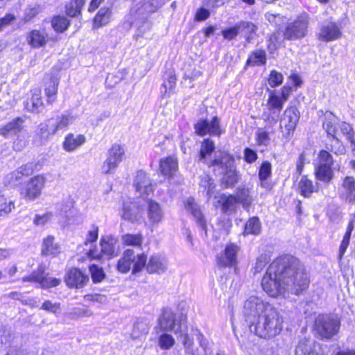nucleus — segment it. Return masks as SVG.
Returning <instances> with one entry per match:
<instances>
[{
    "label": "nucleus",
    "mask_w": 355,
    "mask_h": 355,
    "mask_svg": "<svg viewBox=\"0 0 355 355\" xmlns=\"http://www.w3.org/2000/svg\"><path fill=\"white\" fill-rule=\"evenodd\" d=\"M121 216L123 219L131 223L139 221L141 218L139 207L135 202H125L123 203Z\"/></svg>",
    "instance_id": "20"
},
{
    "label": "nucleus",
    "mask_w": 355,
    "mask_h": 355,
    "mask_svg": "<svg viewBox=\"0 0 355 355\" xmlns=\"http://www.w3.org/2000/svg\"><path fill=\"white\" fill-rule=\"evenodd\" d=\"M284 76L282 73L276 70H272L268 78V83L270 87L275 88L282 85Z\"/></svg>",
    "instance_id": "52"
},
{
    "label": "nucleus",
    "mask_w": 355,
    "mask_h": 355,
    "mask_svg": "<svg viewBox=\"0 0 355 355\" xmlns=\"http://www.w3.org/2000/svg\"><path fill=\"white\" fill-rule=\"evenodd\" d=\"M85 3V0H71L66 6V12L67 15L74 17L80 15Z\"/></svg>",
    "instance_id": "40"
},
{
    "label": "nucleus",
    "mask_w": 355,
    "mask_h": 355,
    "mask_svg": "<svg viewBox=\"0 0 355 355\" xmlns=\"http://www.w3.org/2000/svg\"><path fill=\"white\" fill-rule=\"evenodd\" d=\"M84 300L88 302H97L99 303H105L107 297L101 294H89L84 296Z\"/></svg>",
    "instance_id": "64"
},
{
    "label": "nucleus",
    "mask_w": 355,
    "mask_h": 355,
    "mask_svg": "<svg viewBox=\"0 0 355 355\" xmlns=\"http://www.w3.org/2000/svg\"><path fill=\"white\" fill-rule=\"evenodd\" d=\"M309 284L303 264L291 256L275 259L262 278L263 290L270 297H286L288 293L299 295Z\"/></svg>",
    "instance_id": "1"
},
{
    "label": "nucleus",
    "mask_w": 355,
    "mask_h": 355,
    "mask_svg": "<svg viewBox=\"0 0 355 355\" xmlns=\"http://www.w3.org/2000/svg\"><path fill=\"white\" fill-rule=\"evenodd\" d=\"M61 279L53 277H48L46 274L41 285V288L44 289L55 287L61 284Z\"/></svg>",
    "instance_id": "54"
},
{
    "label": "nucleus",
    "mask_w": 355,
    "mask_h": 355,
    "mask_svg": "<svg viewBox=\"0 0 355 355\" xmlns=\"http://www.w3.org/2000/svg\"><path fill=\"white\" fill-rule=\"evenodd\" d=\"M300 117L299 110L295 106H288L284 111L279 120V127L284 134L290 136L295 130Z\"/></svg>",
    "instance_id": "10"
},
{
    "label": "nucleus",
    "mask_w": 355,
    "mask_h": 355,
    "mask_svg": "<svg viewBox=\"0 0 355 355\" xmlns=\"http://www.w3.org/2000/svg\"><path fill=\"white\" fill-rule=\"evenodd\" d=\"M267 92L268 97L266 103V110L262 114V119L266 122V126L272 128L277 123L279 114L291 96L293 87L285 85L279 91L267 88Z\"/></svg>",
    "instance_id": "3"
},
{
    "label": "nucleus",
    "mask_w": 355,
    "mask_h": 355,
    "mask_svg": "<svg viewBox=\"0 0 355 355\" xmlns=\"http://www.w3.org/2000/svg\"><path fill=\"white\" fill-rule=\"evenodd\" d=\"M174 338L168 334H162L158 338V345L162 349H169L175 345Z\"/></svg>",
    "instance_id": "49"
},
{
    "label": "nucleus",
    "mask_w": 355,
    "mask_h": 355,
    "mask_svg": "<svg viewBox=\"0 0 355 355\" xmlns=\"http://www.w3.org/2000/svg\"><path fill=\"white\" fill-rule=\"evenodd\" d=\"M58 81L56 79H51L49 85L45 88V94L47 97V102L52 103L55 100L58 92Z\"/></svg>",
    "instance_id": "45"
},
{
    "label": "nucleus",
    "mask_w": 355,
    "mask_h": 355,
    "mask_svg": "<svg viewBox=\"0 0 355 355\" xmlns=\"http://www.w3.org/2000/svg\"><path fill=\"white\" fill-rule=\"evenodd\" d=\"M261 231V223L257 217L250 218L245 224V234H258Z\"/></svg>",
    "instance_id": "43"
},
{
    "label": "nucleus",
    "mask_w": 355,
    "mask_h": 355,
    "mask_svg": "<svg viewBox=\"0 0 355 355\" xmlns=\"http://www.w3.org/2000/svg\"><path fill=\"white\" fill-rule=\"evenodd\" d=\"M43 102L41 98V92L40 89H35L32 94L30 102L27 104V108L32 112H39L42 107Z\"/></svg>",
    "instance_id": "38"
},
{
    "label": "nucleus",
    "mask_w": 355,
    "mask_h": 355,
    "mask_svg": "<svg viewBox=\"0 0 355 355\" xmlns=\"http://www.w3.org/2000/svg\"><path fill=\"white\" fill-rule=\"evenodd\" d=\"M75 116L71 113H65L61 115H57L48 120L49 123V129L51 132L56 134L60 130H65L73 123Z\"/></svg>",
    "instance_id": "16"
},
{
    "label": "nucleus",
    "mask_w": 355,
    "mask_h": 355,
    "mask_svg": "<svg viewBox=\"0 0 355 355\" xmlns=\"http://www.w3.org/2000/svg\"><path fill=\"white\" fill-rule=\"evenodd\" d=\"M69 25V21L64 17L56 16L52 19L51 26L57 32L64 31Z\"/></svg>",
    "instance_id": "48"
},
{
    "label": "nucleus",
    "mask_w": 355,
    "mask_h": 355,
    "mask_svg": "<svg viewBox=\"0 0 355 355\" xmlns=\"http://www.w3.org/2000/svg\"><path fill=\"white\" fill-rule=\"evenodd\" d=\"M266 62V52L263 50H257L249 56L247 64L250 66H259Z\"/></svg>",
    "instance_id": "35"
},
{
    "label": "nucleus",
    "mask_w": 355,
    "mask_h": 355,
    "mask_svg": "<svg viewBox=\"0 0 355 355\" xmlns=\"http://www.w3.org/2000/svg\"><path fill=\"white\" fill-rule=\"evenodd\" d=\"M146 268L149 273H163L168 268L166 259L161 254H153L149 259Z\"/></svg>",
    "instance_id": "18"
},
{
    "label": "nucleus",
    "mask_w": 355,
    "mask_h": 355,
    "mask_svg": "<svg viewBox=\"0 0 355 355\" xmlns=\"http://www.w3.org/2000/svg\"><path fill=\"white\" fill-rule=\"evenodd\" d=\"M343 196L349 202H355V179L352 176L344 178L343 184Z\"/></svg>",
    "instance_id": "28"
},
{
    "label": "nucleus",
    "mask_w": 355,
    "mask_h": 355,
    "mask_svg": "<svg viewBox=\"0 0 355 355\" xmlns=\"http://www.w3.org/2000/svg\"><path fill=\"white\" fill-rule=\"evenodd\" d=\"M309 17L306 15L299 16L286 26L284 36L287 40H297L304 37L308 31Z\"/></svg>",
    "instance_id": "9"
},
{
    "label": "nucleus",
    "mask_w": 355,
    "mask_h": 355,
    "mask_svg": "<svg viewBox=\"0 0 355 355\" xmlns=\"http://www.w3.org/2000/svg\"><path fill=\"white\" fill-rule=\"evenodd\" d=\"M200 186L205 189H207V195L209 198L215 189L214 180H212L209 175L205 173L200 176Z\"/></svg>",
    "instance_id": "46"
},
{
    "label": "nucleus",
    "mask_w": 355,
    "mask_h": 355,
    "mask_svg": "<svg viewBox=\"0 0 355 355\" xmlns=\"http://www.w3.org/2000/svg\"><path fill=\"white\" fill-rule=\"evenodd\" d=\"M122 242L124 245L133 247H141L143 243V236L141 234H126L122 236Z\"/></svg>",
    "instance_id": "39"
},
{
    "label": "nucleus",
    "mask_w": 355,
    "mask_h": 355,
    "mask_svg": "<svg viewBox=\"0 0 355 355\" xmlns=\"http://www.w3.org/2000/svg\"><path fill=\"white\" fill-rule=\"evenodd\" d=\"M215 149V145L212 140L209 139H205L200 146V159L204 162H207V157L209 156Z\"/></svg>",
    "instance_id": "41"
},
{
    "label": "nucleus",
    "mask_w": 355,
    "mask_h": 355,
    "mask_svg": "<svg viewBox=\"0 0 355 355\" xmlns=\"http://www.w3.org/2000/svg\"><path fill=\"white\" fill-rule=\"evenodd\" d=\"M182 316H178L172 310L165 309L158 319V326L161 331H172L178 334L182 331Z\"/></svg>",
    "instance_id": "8"
},
{
    "label": "nucleus",
    "mask_w": 355,
    "mask_h": 355,
    "mask_svg": "<svg viewBox=\"0 0 355 355\" xmlns=\"http://www.w3.org/2000/svg\"><path fill=\"white\" fill-rule=\"evenodd\" d=\"M178 170V162L177 157L169 156L160 159L159 171L163 175L171 178L176 174Z\"/></svg>",
    "instance_id": "19"
},
{
    "label": "nucleus",
    "mask_w": 355,
    "mask_h": 355,
    "mask_svg": "<svg viewBox=\"0 0 355 355\" xmlns=\"http://www.w3.org/2000/svg\"><path fill=\"white\" fill-rule=\"evenodd\" d=\"M45 275V267L40 266L38 268L33 271L30 275L23 277L24 282H31L37 283L41 286Z\"/></svg>",
    "instance_id": "37"
},
{
    "label": "nucleus",
    "mask_w": 355,
    "mask_h": 355,
    "mask_svg": "<svg viewBox=\"0 0 355 355\" xmlns=\"http://www.w3.org/2000/svg\"><path fill=\"white\" fill-rule=\"evenodd\" d=\"M318 345L313 340L304 339L300 341L295 349V355H318Z\"/></svg>",
    "instance_id": "29"
},
{
    "label": "nucleus",
    "mask_w": 355,
    "mask_h": 355,
    "mask_svg": "<svg viewBox=\"0 0 355 355\" xmlns=\"http://www.w3.org/2000/svg\"><path fill=\"white\" fill-rule=\"evenodd\" d=\"M335 124V116L331 113L326 114L325 121L323 123V128L325 130V131L329 135H331L334 137H335L336 131Z\"/></svg>",
    "instance_id": "47"
},
{
    "label": "nucleus",
    "mask_w": 355,
    "mask_h": 355,
    "mask_svg": "<svg viewBox=\"0 0 355 355\" xmlns=\"http://www.w3.org/2000/svg\"><path fill=\"white\" fill-rule=\"evenodd\" d=\"M89 272L91 273L92 279L95 284L102 282L105 277L103 269L95 264L89 266Z\"/></svg>",
    "instance_id": "50"
},
{
    "label": "nucleus",
    "mask_w": 355,
    "mask_h": 355,
    "mask_svg": "<svg viewBox=\"0 0 355 355\" xmlns=\"http://www.w3.org/2000/svg\"><path fill=\"white\" fill-rule=\"evenodd\" d=\"M111 17V10L109 8H102L94 19V25L101 27L109 23Z\"/></svg>",
    "instance_id": "32"
},
{
    "label": "nucleus",
    "mask_w": 355,
    "mask_h": 355,
    "mask_svg": "<svg viewBox=\"0 0 355 355\" xmlns=\"http://www.w3.org/2000/svg\"><path fill=\"white\" fill-rule=\"evenodd\" d=\"M238 202L235 196H228L223 198V210L227 211L234 209L236 204Z\"/></svg>",
    "instance_id": "57"
},
{
    "label": "nucleus",
    "mask_w": 355,
    "mask_h": 355,
    "mask_svg": "<svg viewBox=\"0 0 355 355\" xmlns=\"http://www.w3.org/2000/svg\"><path fill=\"white\" fill-rule=\"evenodd\" d=\"M117 240L111 236L101 238L100 245L103 257L111 259L116 254Z\"/></svg>",
    "instance_id": "25"
},
{
    "label": "nucleus",
    "mask_w": 355,
    "mask_h": 355,
    "mask_svg": "<svg viewBox=\"0 0 355 355\" xmlns=\"http://www.w3.org/2000/svg\"><path fill=\"white\" fill-rule=\"evenodd\" d=\"M166 80L164 81L162 86L164 87V94L170 93L174 89L176 84V77L173 72H170L165 77Z\"/></svg>",
    "instance_id": "53"
},
{
    "label": "nucleus",
    "mask_w": 355,
    "mask_h": 355,
    "mask_svg": "<svg viewBox=\"0 0 355 355\" xmlns=\"http://www.w3.org/2000/svg\"><path fill=\"white\" fill-rule=\"evenodd\" d=\"M24 123L22 118L17 117L0 128V135L4 137L15 135L22 130Z\"/></svg>",
    "instance_id": "26"
},
{
    "label": "nucleus",
    "mask_w": 355,
    "mask_h": 355,
    "mask_svg": "<svg viewBox=\"0 0 355 355\" xmlns=\"http://www.w3.org/2000/svg\"><path fill=\"white\" fill-rule=\"evenodd\" d=\"M332 175L331 166L318 164L316 168V176L318 180L328 182L331 180Z\"/></svg>",
    "instance_id": "44"
},
{
    "label": "nucleus",
    "mask_w": 355,
    "mask_h": 355,
    "mask_svg": "<svg viewBox=\"0 0 355 355\" xmlns=\"http://www.w3.org/2000/svg\"><path fill=\"white\" fill-rule=\"evenodd\" d=\"M208 164L214 168L215 171L223 174L221 182L226 187H233L239 181V174L234 166V158L226 153L220 157L210 161Z\"/></svg>",
    "instance_id": "4"
},
{
    "label": "nucleus",
    "mask_w": 355,
    "mask_h": 355,
    "mask_svg": "<svg viewBox=\"0 0 355 355\" xmlns=\"http://www.w3.org/2000/svg\"><path fill=\"white\" fill-rule=\"evenodd\" d=\"M89 280V276L77 268H69L64 275V282L69 288H82L87 284Z\"/></svg>",
    "instance_id": "13"
},
{
    "label": "nucleus",
    "mask_w": 355,
    "mask_h": 355,
    "mask_svg": "<svg viewBox=\"0 0 355 355\" xmlns=\"http://www.w3.org/2000/svg\"><path fill=\"white\" fill-rule=\"evenodd\" d=\"M243 315L250 331L260 338H275L283 329L280 311L257 296L252 295L244 302Z\"/></svg>",
    "instance_id": "2"
},
{
    "label": "nucleus",
    "mask_w": 355,
    "mask_h": 355,
    "mask_svg": "<svg viewBox=\"0 0 355 355\" xmlns=\"http://www.w3.org/2000/svg\"><path fill=\"white\" fill-rule=\"evenodd\" d=\"M98 236V227L96 226H92V229L88 232L85 244L87 245L89 243H92L95 242Z\"/></svg>",
    "instance_id": "63"
},
{
    "label": "nucleus",
    "mask_w": 355,
    "mask_h": 355,
    "mask_svg": "<svg viewBox=\"0 0 355 355\" xmlns=\"http://www.w3.org/2000/svg\"><path fill=\"white\" fill-rule=\"evenodd\" d=\"M319 164L331 166L333 164V159L329 153L326 150H322L319 155Z\"/></svg>",
    "instance_id": "60"
},
{
    "label": "nucleus",
    "mask_w": 355,
    "mask_h": 355,
    "mask_svg": "<svg viewBox=\"0 0 355 355\" xmlns=\"http://www.w3.org/2000/svg\"><path fill=\"white\" fill-rule=\"evenodd\" d=\"M147 206V217L149 222L153 225H158L164 218V211L160 205L157 202L149 200Z\"/></svg>",
    "instance_id": "23"
},
{
    "label": "nucleus",
    "mask_w": 355,
    "mask_h": 355,
    "mask_svg": "<svg viewBox=\"0 0 355 355\" xmlns=\"http://www.w3.org/2000/svg\"><path fill=\"white\" fill-rule=\"evenodd\" d=\"M235 196L237 198L238 202L242 203L245 209H248L250 207L252 202V198L251 197L250 190L248 188H238Z\"/></svg>",
    "instance_id": "36"
},
{
    "label": "nucleus",
    "mask_w": 355,
    "mask_h": 355,
    "mask_svg": "<svg viewBox=\"0 0 355 355\" xmlns=\"http://www.w3.org/2000/svg\"><path fill=\"white\" fill-rule=\"evenodd\" d=\"M85 141L86 138L84 135L68 133L64 137L62 148L67 152H73L83 146Z\"/></svg>",
    "instance_id": "22"
},
{
    "label": "nucleus",
    "mask_w": 355,
    "mask_h": 355,
    "mask_svg": "<svg viewBox=\"0 0 355 355\" xmlns=\"http://www.w3.org/2000/svg\"><path fill=\"white\" fill-rule=\"evenodd\" d=\"M15 208L14 200L3 195L0 196V217H7Z\"/></svg>",
    "instance_id": "33"
},
{
    "label": "nucleus",
    "mask_w": 355,
    "mask_h": 355,
    "mask_svg": "<svg viewBox=\"0 0 355 355\" xmlns=\"http://www.w3.org/2000/svg\"><path fill=\"white\" fill-rule=\"evenodd\" d=\"M146 263V257L144 254L135 255L134 250H125L119 259L116 268L122 273H127L132 268V273L141 271Z\"/></svg>",
    "instance_id": "5"
},
{
    "label": "nucleus",
    "mask_w": 355,
    "mask_h": 355,
    "mask_svg": "<svg viewBox=\"0 0 355 355\" xmlns=\"http://www.w3.org/2000/svg\"><path fill=\"white\" fill-rule=\"evenodd\" d=\"M42 10V6L38 4L28 6L24 12V19L25 21H31Z\"/></svg>",
    "instance_id": "51"
},
{
    "label": "nucleus",
    "mask_w": 355,
    "mask_h": 355,
    "mask_svg": "<svg viewBox=\"0 0 355 355\" xmlns=\"http://www.w3.org/2000/svg\"><path fill=\"white\" fill-rule=\"evenodd\" d=\"M238 247L235 245H228L225 251L218 257V264L222 267L232 266L236 263Z\"/></svg>",
    "instance_id": "21"
},
{
    "label": "nucleus",
    "mask_w": 355,
    "mask_h": 355,
    "mask_svg": "<svg viewBox=\"0 0 355 355\" xmlns=\"http://www.w3.org/2000/svg\"><path fill=\"white\" fill-rule=\"evenodd\" d=\"M256 141L259 145L267 146L270 141L269 133L262 128H258L256 133Z\"/></svg>",
    "instance_id": "56"
},
{
    "label": "nucleus",
    "mask_w": 355,
    "mask_h": 355,
    "mask_svg": "<svg viewBox=\"0 0 355 355\" xmlns=\"http://www.w3.org/2000/svg\"><path fill=\"white\" fill-rule=\"evenodd\" d=\"M269 258L267 255H261L257 260L254 266V272H260L268 263Z\"/></svg>",
    "instance_id": "62"
},
{
    "label": "nucleus",
    "mask_w": 355,
    "mask_h": 355,
    "mask_svg": "<svg viewBox=\"0 0 355 355\" xmlns=\"http://www.w3.org/2000/svg\"><path fill=\"white\" fill-rule=\"evenodd\" d=\"M42 309L56 313L60 310V304L59 303H53L50 300H46L41 307Z\"/></svg>",
    "instance_id": "61"
},
{
    "label": "nucleus",
    "mask_w": 355,
    "mask_h": 355,
    "mask_svg": "<svg viewBox=\"0 0 355 355\" xmlns=\"http://www.w3.org/2000/svg\"><path fill=\"white\" fill-rule=\"evenodd\" d=\"M220 120L218 116H214L211 121L200 119L195 125V132L200 136L210 135L220 136L223 133Z\"/></svg>",
    "instance_id": "12"
},
{
    "label": "nucleus",
    "mask_w": 355,
    "mask_h": 355,
    "mask_svg": "<svg viewBox=\"0 0 355 355\" xmlns=\"http://www.w3.org/2000/svg\"><path fill=\"white\" fill-rule=\"evenodd\" d=\"M51 212H46L43 215L37 214L33 220V223L37 226H42L46 224L51 218Z\"/></svg>",
    "instance_id": "59"
},
{
    "label": "nucleus",
    "mask_w": 355,
    "mask_h": 355,
    "mask_svg": "<svg viewBox=\"0 0 355 355\" xmlns=\"http://www.w3.org/2000/svg\"><path fill=\"white\" fill-rule=\"evenodd\" d=\"M239 28H241L239 26V23H237L232 28L223 30L221 31V34L225 39L231 40L236 38V37L240 33Z\"/></svg>",
    "instance_id": "55"
},
{
    "label": "nucleus",
    "mask_w": 355,
    "mask_h": 355,
    "mask_svg": "<svg viewBox=\"0 0 355 355\" xmlns=\"http://www.w3.org/2000/svg\"><path fill=\"white\" fill-rule=\"evenodd\" d=\"M46 179L43 175H36L30 179L21 190V196L27 201H32L37 198L42 193L44 187Z\"/></svg>",
    "instance_id": "11"
},
{
    "label": "nucleus",
    "mask_w": 355,
    "mask_h": 355,
    "mask_svg": "<svg viewBox=\"0 0 355 355\" xmlns=\"http://www.w3.org/2000/svg\"><path fill=\"white\" fill-rule=\"evenodd\" d=\"M239 26L241 28L240 33L244 35L246 40L250 42L257 31V26L253 23L245 21L239 22Z\"/></svg>",
    "instance_id": "34"
},
{
    "label": "nucleus",
    "mask_w": 355,
    "mask_h": 355,
    "mask_svg": "<svg viewBox=\"0 0 355 355\" xmlns=\"http://www.w3.org/2000/svg\"><path fill=\"white\" fill-rule=\"evenodd\" d=\"M341 35L340 27L335 23L328 22L322 26L318 37L320 40L330 42L340 38Z\"/></svg>",
    "instance_id": "17"
},
{
    "label": "nucleus",
    "mask_w": 355,
    "mask_h": 355,
    "mask_svg": "<svg viewBox=\"0 0 355 355\" xmlns=\"http://www.w3.org/2000/svg\"><path fill=\"white\" fill-rule=\"evenodd\" d=\"M75 116L71 113H65L61 115H57L48 120L49 123V129L51 132L56 134L60 130H65L73 123Z\"/></svg>",
    "instance_id": "15"
},
{
    "label": "nucleus",
    "mask_w": 355,
    "mask_h": 355,
    "mask_svg": "<svg viewBox=\"0 0 355 355\" xmlns=\"http://www.w3.org/2000/svg\"><path fill=\"white\" fill-rule=\"evenodd\" d=\"M134 186L141 197L148 196L153 191L151 180L144 171H137L134 179Z\"/></svg>",
    "instance_id": "14"
},
{
    "label": "nucleus",
    "mask_w": 355,
    "mask_h": 355,
    "mask_svg": "<svg viewBox=\"0 0 355 355\" xmlns=\"http://www.w3.org/2000/svg\"><path fill=\"white\" fill-rule=\"evenodd\" d=\"M60 252V246L55 242L54 237L48 236L43 240L42 254L44 256H55Z\"/></svg>",
    "instance_id": "30"
},
{
    "label": "nucleus",
    "mask_w": 355,
    "mask_h": 355,
    "mask_svg": "<svg viewBox=\"0 0 355 355\" xmlns=\"http://www.w3.org/2000/svg\"><path fill=\"white\" fill-rule=\"evenodd\" d=\"M271 168V164L268 161L263 162L261 166H260L259 171V178L261 181V186L262 187L268 188L270 186L269 184L265 182L264 181L270 176Z\"/></svg>",
    "instance_id": "42"
},
{
    "label": "nucleus",
    "mask_w": 355,
    "mask_h": 355,
    "mask_svg": "<svg viewBox=\"0 0 355 355\" xmlns=\"http://www.w3.org/2000/svg\"><path fill=\"white\" fill-rule=\"evenodd\" d=\"M47 36L44 31L33 30L28 34L26 40L32 47L39 48L46 44Z\"/></svg>",
    "instance_id": "27"
},
{
    "label": "nucleus",
    "mask_w": 355,
    "mask_h": 355,
    "mask_svg": "<svg viewBox=\"0 0 355 355\" xmlns=\"http://www.w3.org/2000/svg\"><path fill=\"white\" fill-rule=\"evenodd\" d=\"M125 156V148L119 144H113L108 150L107 156L103 162L101 171L104 175L114 173Z\"/></svg>",
    "instance_id": "7"
},
{
    "label": "nucleus",
    "mask_w": 355,
    "mask_h": 355,
    "mask_svg": "<svg viewBox=\"0 0 355 355\" xmlns=\"http://www.w3.org/2000/svg\"><path fill=\"white\" fill-rule=\"evenodd\" d=\"M49 123L48 120L44 123H41L39 126L38 135L42 140H46L50 136L55 135L50 131Z\"/></svg>",
    "instance_id": "58"
},
{
    "label": "nucleus",
    "mask_w": 355,
    "mask_h": 355,
    "mask_svg": "<svg viewBox=\"0 0 355 355\" xmlns=\"http://www.w3.org/2000/svg\"><path fill=\"white\" fill-rule=\"evenodd\" d=\"M297 189L300 193L306 198L311 196L315 191L312 182L305 176L302 177L298 183Z\"/></svg>",
    "instance_id": "31"
},
{
    "label": "nucleus",
    "mask_w": 355,
    "mask_h": 355,
    "mask_svg": "<svg viewBox=\"0 0 355 355\" xmlns=\"http://www.w3.org/2000/svg\"><path fill=\"white\" fill-rule=\"evenodd\" d=\"M339 329L340 321L332 315L321 314L315 320L314 331L321 338H331Z\"/></svg>",
    "instance_id": "6"
},
{
    "label": "nucleus",
    "mask_w": 355,
    "mask_h": 355,
    "mask_svg": "<svg viewBox=\"0 0 355 355\" xmlns=\"http://www.w3.org/2000/svg\"><path fill=\"white\" fill-rule=\"evenodd\" d=\"M185 208L189 211L196 219L198 225L205 232L207 231L206 220L198 205L192 198H189L185 202Z\"/></svg>",
    "instance_id": "24"
}]
</instances>
